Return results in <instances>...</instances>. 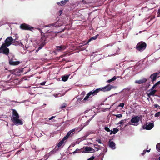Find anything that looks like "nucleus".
<instances>
[{
	"label": "nucleus",
	"mask_w": 160,
	"mask_h": 160,
	"mask_svg": "<svg viewBox=\"0 0 160 160\" xmlns=\"http://www.w3.org/2000/svg\"><path fill=\"white\" fill-rule=\"evenodd\" d=\"M47 40V37L45 36H42L40 40V44L37 50H36V52H37L39 50L41 49L45 45L46 41Z\"/></svg>",
	"instance_id": "nucleus-1"
},
{
	"label": "nucleus",
	"mask_w": 160,
	"mask_h": 160,
	"mask_svg": "<svg viewBox=\"0 0 160 160\" xmlns=\"http://www.w3.org/2000/svg\"><path fill=\"white\" fill-rule=\"evenodd\" d=\"M146 46L147 44L145 42H140L137 44L136 48L138 51H142L146 49Z\"/></svg>",
	"instance_id": "nucleus-2"
},
{
	"label": "nucleus",
	"mask_w": 160,
	"mask_h": 160,
	"mask_svg": "<svg viewBox=\"0 0 160 160\" xmlns=\"http://www.w3.org/2000/svg\"><path fill=\"white\" fill-rule=\"evenodd\" d=\"M8 46L2 44L0 48V53L8 56L9 53V49Z\"/></svg>",
	"instance_id": "nucleus-3"
},
{
	"label": "nucleus",
	"mask_w": 160,
	"mask_h": 160,
	"mask_svg": "<svg viewBox=\"0 0 160 160\" xmlns=\"http://www.w3.org/2000/svg\"><path fill=\"white\" fill-rule=\"evenodd\" d=\"M114 87L112 85L109 84L102 88H97L96 90H98V93L101 91L104 92H105L110 91L111 89L113 88Z\"/></svg>",
	"instance_id": "nucleus-4"
},
{
	"label": "nucleus",
	"mask_w": 160,
	"mask_h": 160,
	"mask_svg": "<svg viewBox=\"0 0 160 160\" xmlns=\"http://www.w3.org/2000/svg\"><path fill=\"white\" fill-rule=\"evenodd\" d=\"M98 90H92L84 98L83 100H87L89 98H92V96L97 95L98 93Z\"/></svg>",
	"instance_id": "nucleus-5"
},
{
	"label": "nucleus",
	"mask_w": 160,
	"mask_h": 160,
	"mask_svg": "<svg viewBox=\"0 0 160 160\" xmlns=\"http://www.w3.org/2000/svg\"><path fill=\"white\" fill-rule=\"evenodd\" d=\"M9 62L10 65H17L20 63V62L18 61H16V59L15 58V57L13 56L12 57L10 58L8 56Z\"/></svg>",
	"instance_id": "nucleus-6"
},
{
	"label": "nucleus",
	"mask_w": 160,
	"mask_h": 160,
	"mask_svg": "<svg viewBox=\"0 0 160 160\" xmlns=\"http://www.w3.org/2000/svg\"><path fill=\"white\" fill-rule=\"evenodd\" d=\"M20 28L21 29L23 30H27L31 31H32L34 29L33 27L25 23L21 24L20 26Z\"/></svg>",
	"instance_id": "nucleus-7"
},
{
	"label": "nucleus",
	"mask_w": 160,
	"mask_h": 160,
	"mask_svg": "<svg viewBox=\"0 0 160 160\" xmlns=\"http://www.w3.org/2000/svg\"><path fill=\"white\" fill-rule=\"evenodd\" d=\"M13 41L12 38L11 36L7 38L5 41V43H3L5 46L8 47L9 46L12 44V41Z\"/></svg>",
	"instance_id": "nucleus-8"
},
{
	"label": "nucleus",
	"mask_w": 160,
	"mask_h": 160,
	"mask_svg": "<svg viewBox=\"0 0 160 160\" xmlns=\"http://www.w3.org/2000/svg\"><path fill=\"white\" fill-rule=\"evenodd\" d=\"M140 120V118L138 116H135L134 117H132L131 120V122L132 123H136V124H132L134 125H138V122Z\"/></svg>",
	"instance_id": "nucleus-9"
},
{
	"label": "nucleus",
	"mask_w": 160,
	"mask_h": 160,
	"mask_svg": "<svg viewBox=\"0 0 160 160\" xmlns=\"http://www.w3.org/2000/svg\"><path fill=\"white\" fill-rule=\"evenodd\" d=\"M76 130L75 128H74L70 131H69L67 133V135L64 136L62 141L64 142V141L67 139L69 137V136L70 135H73L74 134V132Z\"/></svg>",
	"instance_id": "nucleus-10"
},
{
	"label": "nucleus",
	"mask_w": 160,
	"mask_h": 160,
	"mask_svg": "<svg viewBox=\"0 0 160 160\" xmlns=\"http://www.w3.org/2000/svg\"><path fill=\"white\" fill-rule=\"evenodd\" d=\"M14 124L16 125H22L23 124L22 121L19 119V118H15L12 120Z\"/></svg>",
	"instance_id": "nucleus-11"
},
{
	"label": "nucleus",
	"mask_w": 160,
	"mask_h": 160,
	"mask_svg": "<svg viewBox=\"0 0 160 160\" xmlns=\"http://www.w3.org/2000/svg\"><path fill=\"white\" fill-rule=\"evenodd\" d=\"M159 72H155L151 75L150 78L151 79L152 83H153V82L156 80L157 76L159 75Z\"/></svg>",
	"instance_id": "nucleus-12"
},
{
	"label": "nucleus",
	"mask_w": 160,
	"mask_h": 160,
	"mask_svg": "<svg viewBox=\"0 0 160 160\" xmlns=\"http://www.w3.org/2000/svg\"><path fill=\"white\" fill-rule=\"evenodd\" d=\"M147 123L146 125H144L143 126V128L147 130H149L152 129L154 126V124L152 123H150L147 125Z\"/></svg>",
	"instance_id": "nucleus-13"
},
{
	"label": "nucleus",
	"mask_w": 160,
	"mask_h": 160,
	"mask_svg": "<svg viewBox=\"0 0 160 160\" xmlns=\"http://www.w3.org/2000/svg\"><path fill=\"white\" fill-rule=\"evenodd\" d=\"M147 80V79L143 78L140 80L135 81V82L136 83L141 84L145 83Z\"/></svg>",
	"instance_id": "nucleus-14"
},
{
	"label": "nucleus",
	"mask_w": 160,
	"mask_h": 160,
	"mask_svg": "<svg viewBox=\"0 0 160 160\" xmlns=\"http://www.w3.org/2000/svg\"><path fill=\"white\" fill-rule=\"evenodd\" d=\"M67 47V46L65 45H61V46H57L56 50L57 51H61L65 50Z\"/></svg>",
	"instance_id": "nucleus-15"
},
{
	"label": "nucleus",
	"mask_w": 160,
	"mask_h": 160,
	"mask_svg": "<svg viewBox=\"0 0 160 160\" xmlns=\"http://www.w3.org/2000/svg\"><path fill=\"white\" fill-rule=\"evenodd\" d=\"M12 120L13 119V118H19V114L17 112V111L15 109H12Z\"/></svg>",
	"instance_id": "nucleus-16"
},
{
	"label": "nucleus",
	"mask_w": 160,
	"mask_h": 160,
	"mask_svg": "<svg viewBox=\"0 0 160 160\" xmlns=\"http://www.w3.org/2000/svg\"><path fill=\"white\" fill-rule=\"evenodd\" d=\"M61 24H59L58 23V22H56L55 23H52V24H49L47 26H46V27H50V26H55V27H59L61 26Z\"/></svg>",
	"instance_id": "nucleus-17"
},
{
	"label": "nucleus",
	"mask_w": 160,
	"mask_h": 160,
	"mask_svg": "<svg viewBox=\"0 0 160 160\" xmlns=\"http://www.w3.org/2000/svg\"><path fill=\"white\" fill-rule=\"evenodd\" d=\"M70 75V74L69 75L66 74L62 76V81L64 82L66 81L68 79Z\"/></svg>",
	"instance_id": "nucleus-18"
},
{
	"label": "nucleus",
	"mask_w": 160,
	"mask_h": 160,
	"mask_svg": "<svg viewBox=\"0 0 160 160\" xmlns=\"http://www.w3.org/2000/svg\"><path fill=\"white\" fill-rule=\"evenodd\" d=\"M109 142V147L113 149H115V143L113 141H110Z\"/></svg>",
	"instance_id": "nucleus-19"
},
{
	"label": "nucleus",
	"mask_w": 160,
	"mask_h": 160,
	"mask_svg": "<svg viewBox=\"0 0 160 160\" xmlns=\"http://www.w3.org/2000/svg\"><path fill=\"white\" fill-rule=\"evenodd\" d=\"M68 0H65L64 1H62L60 2L57 3V4L60 6H62L66 4L68 2Z\"/></svg>",
	"instance_id": "nucleus-20"
},
{
	"label": "nucleus",
	"mask_w": 160,
	"mask_h": 160,
	"mask_svg": "<svg viewBox=\"0 0 160 160\" xmlns=\"http://www.w3.org/2000/svg\"><path fill=\"white\" fill-rule=\"evenodd\" d=\"M12 44L15 45H19L20 44H21L22 45H23L21 42H20L19 41H16V39H13V41H12Z\"/></svg>",
	"instance_id": "nucleus-21"
},
{
	"label": "nucleus",
	"mask_w": 160,
	"mask_h": 160,
	"mask_svg": "<svg viewBox=\"0 0 160 160\" xmlns=\"http://www.w3.org/2000/svg\"><path fill=\"white\" fill-rule=\"evenodd\" d=\"M151 91L148 94V96L149 97L150 96H154L157 92L155 90H151Z\"/></svg>",
	"instance_id": "nucleus-22"
},
{
	"label": "nucleus",
	"mask_w": 160,
	"mask_h": 160,
	"mask_svg": "<svg viewBox=\"0 0 160 160\" xmlns=\"http://www.w3.org/2000/svg\"><path fill=\"white\" fill-rule=\"evenodd\" d=\"M99 36L98 34L94 36L93 37H92L88 41V42L87 43V44L89 42L92 40H95L98 37V36Z\"/></svg>",
	"instance_id": "nucleus-23"
},
{
	"label": "nucleus",
	"mask_w": 160,
	"mask_h": 160,
	"mask_svg": "<svg viewBox=\"0 0 160 160\" xmlns=\"http://www.w3.org/2000/svg\"><path fill=\"white\" fill-rule=\"evenodd\" d=\"M48 33H50V34L52 37V38L54 37H55L57 34H56L53 32H49V31H47Z\"/></svg>",
	"instance_id": "nucleus-24"
},
{
	"label": "nucleus",
	"mask_w": 160,
	"mask_h": 160,
	"mask_svg": "<svg viewBox=\"0 0 160 160\" xmlns=\"http://www.w3.org/2000/svg\"><path fill=\"white\" fill-rule=\"evenodd\" d=\"M156 148L158 151L160 152V143L157 144L156 145Z\"/></svg>",
	"instance_id": "nucleus-25"
},
{
	"label": "nucleus",
	"mask_w": 160,
	"mask_h": 160,
	"mask_svg": "<svg viewBox=\"0 0 160 160\" xmlns=\"http://www.w3.org/2000/svg\"><path fill=\"white\" fill-rule=\"evenodd\" d=\"M92 148L90 147H86L85 148V150L86 151L89 152L91 151Z\"/></svg>",
	"instance_id": "nucleus-26"
},
{
	"label": "nucleus",
	"mask_w": 160,
	"mask_h": 160,
	"mask_svg": "<svg viewBox=\"0 0 160 160\" xmlns=\"http://www.w3.org/2000/svg\"><path fill=\"white\" fill-rule=\"evenodd\" d=\"M64 143V142L62 141H60L58 144L57 146L59 148L60 147L62 144Z\"/></svg>",
	"instance_id": "nucleus-27"
},
{
	"label": "nucleus",
	"mask_w": 160,
	"mask_h": 160,
	"mask_svg": "<svg viewBox=\"0 0 160 160\" xmlns=\"http://www.w3.org/2000/svg\"><path fill=\"white\" fill-rule=\"evenodd\" d=\"M127 120V119H125L124 120H121V121H120V122H119V123L120 124H122L123 123H124L125 122L124 121H126Z\"/></svg>",
	"instance_id": "nucleus-28"
},
{
	"label": "nucleus",
	"mask_w": 160,
	"mask_h": 160,
	"mask_svg": "<svg viewBox=\"0 0 160 160\" xmlns=\"http://www.w3.org/2000/svg\"><path fill=\"white\" fill-rule=\"evenodd\" d=\"M118 129L117 128H113V132H114V134H116V133H117L118 132Z\"/></svg>",
	"instance_id": "nucleus-29"
},
{
	"label": "nucleus",
	"mask_w": 160,
	"mask_h": 160,
	"mask_svg": "<svg viewBox=\"0 0 160 160\" xmlns=\"http://www.w3.org/2000/svg\"><path fill=\"white\" fill-rule=\"evenodd\" d=\"M124 103H121L118 105V107H121L122 108H123L124 107Z\"/></svg>",
	"instance_id": "nucleus-30"
},
{
	"label": "nucleus",
	"mask_w": 160,
	"mask_h": 160,
	"mask_svg": "<svg viewBox=\"0 0 160 160\" xmlns=\"http://www.w3.org/2000/svg\"><path fill=\"white\" fill-rule=\"evenodd\" d=\"M160 115V112H158L155 114V117H158Z\"/></svg>",
	"instance_id": "nucleus-31"
},
{
	"label": "nucleus",
	"mask_w": 160,
	"mask_h": 160,
	"mask_svg": "<svg viewBox=\"0 0 160 160\" xmlns=\"http://www.w3.org/2000/svg\"><path fill=\"white\" fill-rule=\"evenodd\" d=\"M104 129L105 131L108 132H109L110 131V129L108 127H105L104 128Z\"/></svg>",
	"instance_id": "nucleus-32"
},
{
	"label": "nucleus",
	"mask_w": 160,
	"mask_h": 160,
	"mask_svg": "<svg viewBox=\"0 0 160 160\" xmlns=\"http://www.w3.org/2000/svg\"><path fill=\"white\" fill-rule=\"evenodd\" d=\"M93 116L89 120H88V121H87V122H86V125L88 124V123H89L90 121L92 119V118H93Z\"/></svg>",
	"instance_id": "nucleus-33"
},
{
	"label": "nucleus",
	"mask_w": 160,
	"mask_h": 160,
	"mask_svg": "<svg viewBox=\"0 0 160 160\" xmlns=\"http://www.w3.org/2000/svg\"><path fill=\"white\" fill-rule=\"evenodd\" d=\"M116 117L121 118L122 117V115L121 114H118L115 115Z\"/></svg>",
	"instance_id": "nucleus-34"
},
{
	"label": "nucleus",
	"mask_w": 160,
	"mask_h": 160,
	"mask_svg": "<svg viewBox=\"0 0 160 160\" xmlns=\"http://www.w3.org/2000/svg\"><path fill=\"white\" fill-rule=\"evenodd\" d=\"M96 141L98 142L99 144H102V143L101 142V140L100 139L96 140Z\"/></svg>",
	"instance_id": "nucleus-35"
},
{
	"label": "nucleus",
	"mask_w": 160,
	"mask_h": 160,
	"mask_svg": "<svg viewBox=\"0 0 160 160\" xmlns=\"http://www.w3.org/2000/svg\"><path fill=\"white\" fill-rule=\"evenodd\" d=\"M158 17H160V8L158 10Z\"/></svg>",
	"instance_id": "nucleus-36"
},
{
	"label": "nucleus",
	"mask_w": 160,
	"mask_h": 160,
	"mask_svg": "<svg viewBox=\"0 0 160 160\" xmlns=\"http://www.w3.org/2000/svg\"><path fill=\"white\" fill-rule=\"evenodd\" d=\"M94 158V157L93 156L91 157L87 160H93Z\"/></svg>",
	"instance_id": "nucleus-37"
},
{
	"label": "nucleus",
	"mask_w": 160,
	"mask_h": 160,
	"mask_svg": "<svg viewBox=\"0 0 160 160\" xmlns=\"http://www.w3.org/2000/svg\"><path fill=\"white\" fill-rule=\"evenodd\" d=\"M117 78V77L116 76H114L112 78V81H114Z\"/></svg>",
	"instance_id": "nucleus-38"
},
{
	"label": "nucleus",
	"mask_w": 160,
	"mask_h": 160,
	"mask_svg": "<svg viewBox=\"0 0 160 160\" xmlns=\"http://www.w3.org/2000/svg\"><path fill=\"white\" fill-rule=\"evenodd\" d=\"M95 148L96 149V151H98L99 150H100L101 149V148L100 147H95Z\"/></svg>",
	"instance_id": "nucleus-39"
},
{
	"label": "nucleus",
	"mask_w": 160,
	"mask_h": 160,
	"mask_svg": "<svg viewBox=\"0 0 160 160\" xmlns=\"http://www.w3.org/2000/svg\"><path fill=\"white\" fill-rule=\"evenodd\" d=\"M156 85H155V84L154 85H153V86H152V88L151 89V90H154V88H155L156 87Z\"/></svg>",
	"instance_id": "nucleus-40"
},
{
	"label": "nucleus",
	"mask_w": 160,
	"mask_h": 160,
	"mask_svg": "<svg viewBox=\"0 0 160 160\" xmlns=\"http://www.w3.org/2000/svg\"><path fill=\"white\" fill-rule=\"evenodd\" d=\"M154 108H157L158 107H160V106H159L157 104H155L154 105Z\"/></svg>",
	"instance_id": "nucleus-41"
},
{
	"label": "nucleus",
	"mask_w": 160,
	"mask_h": 160,
	"mask_svg": "<svg viewBox=\"0 0 160 160\" xmlns=\"http://www.w3.org/2000/svg\"><path fill=\"white\" fill-rule=\"evenodd\" d=\"M46 82L45 81L41 83L40 85H41L43 86L45 84Z\"/></svg>",
	"instance_id": "nucleus-42"
},
{
	"label": "nucleus",
	"mask_w": 160,
	"mask_h": 160,
	"mask_svg": "<svg viewBox=\"0 0 160 160\" xmlns=\"http://www.w3.org/2000/svg\"><path fill=\"white\" fill-rule=\"evenodd\" d=\"M79 151V149H77L74 152V153H75L77 152H78Z\"/></svg>",
	"instance_id": "nucleus-43"
},
{
	"label": "nucleus",
	"mask_w": 160,
	"mask_h": 160,
	"mask_svg": "<svg viewBox=\"0 0 160 160\" xmlns=\"http://www.w3.org/2000/svg\"><path fill=\"white\" fill-rule=\"evenodd\" d=\"M146 152V150H143V153L142 154V155H144Z\"/></svg>",
	"instance_id": "nucleus-44"
},
{
	"label": "nucleus",
	"mask_w": 160,
	"mask_h": 160,
	"mask_svg": "<svg viewBox=\"0 0 160 160\" xmlns=\"http://www.w3.org/2000/svg\"><path fill=\"white\" fill-rule=\"evenodd\" d=\"M155 84V85H156V86L160 84V80L157 82Z\"/></svg>",
	"instance_id": "nucleus-45"
},
{
	"label": "nucleus",
	"mask_w": 160,
	"mask_h": 160,
	"mask_svg": "<svg viewBox=\"0 0 160 160\" xmlns=\"http://www.w3.org/2000/svg\"><path fill=\"white\" fill-rule=\"evenodd\" d=\"M155 84V85H156V86L160 84V80L157 82Z\"/></svg>",
	"instance_id": "nucleus-46"
},
{
	"label": "nucleus",
	"mask_w": 160,
	"mask_h": 160,
	"mask_svg": "<svg viewBox=\"0 0 160 160\" xmlns=\"http://www.w3.org/2000/svg\"><path fill=\"white\" fill-rule=\"evenodd\" d=\"M66 105H62L61 106V108H65L66 107Z\"/></svg>",
	"instance_id": "nucleus-47"
},
{
	"label": "nucleus",
	"mask_w": 160,
	"mask_h": 160,
	"mask_svg": "<svg viewBox=\"0 0 160 160\" xmlns=\"http://www.w3.org/2000/svg\"><path fill=\"white\" fill-rule=\"evenodd\" d=\"M91 152H95V150L94 149L92 148L91 150Z\"/></svg>",
	"instance_id": "nucleus-48"
},
{
	"label": "nucleus",
	"mask_w": 160,
	"mask_h": 160,
	"mask_svg": "<svg viewBox=\"0 0 160 160\" xmlns=\"http://www.w3.org/2000/svg\"><path fill=\"white\" fill-rule=\"evenodd\" d=\"M94 146H97L98 147H100V145H98V144H94Z\"/></svg>",
	"instance_id": "nucleus-49"
},
{
	"label": "nucleus",
	"mask_w": 160,
	"mask_h": 160,
	"mask_svg": "<svg viewBox=\"0 0 160 160\" xmlns=\"http://www.w3.org/2000/svg\"><path fill=\"white\" fill-rule=\"evenodd\" d=\"M55 117L54 116H52L50 118H49V120H51L53 119Z\"/></svg>",
	"instance_id": "nucleus-50"
},
{
	"label": "nucleus",
	"mask_w": 160,
	"mask_h": 160,
	"mask_svg": "<svg viewBox=\"0 0 160 160\" xmlns=\"http://www.w3.org/2000/svg\"><path fill=\"white\" fill-rule=\"evenodd\" d=\"M112 81H112V79H109V80H108V82H111Z\"/></svg>",
	"instance_id": "nucleus-51"
},
{
	"label": "nucleus",
	"mask_w": 160,
	"mask_h": 160,
	"mask_svg": "<svg viewBox=\"0 0 160 160\" xmlns=\"http://www.w3.org/2000/svg\"><path fill=\"white\" fill-rule=\"evenodd\" d=\"M110 134L111 135L112 134H114V132H113V131L110 130Z\"/></svg>",
	"instance_id": "nucleus-52"
},
{
	"label": "nucleus",
	"mask_w": 160,
	"mask_h": 160,
	"mask_svg": "<svg viewBox=\"0 0 160 160\" xmlns=\"http://www.w3.org/2000/svg\"><path fill=\"white\" fill-rule=\"evenodd\" d=\"M82 2H83L84 3H86V1H85L84 0H82Z\"/></svg>",
	"instance_id": "nucleus-53"
},
{
	"label": "nucleus",
	"mask_w": 160,
	"mask_h": 160,
	"mask_svg": "<svg viewBox=\"0 0 160 160\" xmlns=\"http://www.w3.org/2000/svg\"><path fill=\"white\" fill-rule=\"evenodd\" d=\"M15 39H16V40H18V37L17 36H16V38Z\"/></svg>",
	"instance_id": "nucleus-54"
},
{
	"label": "nucleus",
	"mask_w": 160,
	"mask_h": 160,
	"mask_svg": "<svg viewBox=\"0 0 160 160\" xmlns=\"http://www.w3.org/2000/svg\"><path fill=\"white\" fill-rule=\"evenodd\" d=\"M38 29L40 31V32H41L42 31L41 29H40V28H38Z\"/></svg>",
	"instance_id": "nucleus-55"
},
{
	"label": "nucleus",
	"mask_w": 160,
	"mask_h": 160,
	"mask_svg": "<svg viewBox=\"0 0 160 160\" xmlns=\"http://www.w3.org/2000/svg\"><path fill=\"white\" fill-rule=\"evenodd\" d=\"M108 46H112V44H109L108 45Z\"/></svg>",
	"instance_id": "nucleus-56"
},
{
	"label": "nucleus",
	"mask_w": 160,
	"mask_h": 160,
	"mask_svg": "<svg viewBox=\"0 0 160 160\" xmlns=\"http://www.w3.org/2000/svg\"><path fill=\"white\" fill-rule=\"evenodd\" d=\"M150 149H149V150H146V152H149L150 151Z\"/></svg>",
	"instance_id": "nucleus-57"
},
{
	"label": "nucleus",
	"mask_w": 160,
	"mask_h": 160,
	"mask_svg": "<svg viewBox=\"0 0 160 160\" xmlns=\"http://www.w3.org/2000/svg\"><path fill=\"white\" fill-rule=\"evenodd\" d=\"M82 99V98H80L78 99V100H79V101H80Z\"/></svg>",
	"instance_id": "nucleus-58"
},
{
	"label": "nucleus",
	"mask_w": 160,
	"mask_h": 160,
	"mask_svg": "<svg viewBox=\"0 0 160 160\" xmlns=\"http://www.w3.org/2000/svg\"><path fill=\"white\" fill-rule=\"evenodd\" d=\"M150 84H149V83H148V88H149V86H150Z\"/></svg>",
	"instance_id": "nucleus-59"
},
{
	"label": "nucleus",
	"mask_w": 160,
	"mask_h": 160,
	"mask_svg": "<svg viewBox=\"0 0 160 160\" xmlns=\"http://www.w3.org/2000/svg\"><path fill=\"white\" fill-rule=\"evenodd\" d=\"M158 160H160V156L158 158Z\"/></svg>",
	"instance_id": "nucleus-60"
},
{
	"label": "nucleus",
	"mask_w": 160,
	"mask_h": 160,
	"mask_svg": "<svg viewBox=\"0 0 160 160\" xmlns=\"http://www.w3.org/2000/svg\"><path fill=\"white\" fill-rule=\"evenodd\" d=\"M59 12H62V11L61 10L59 11Z\"/></svg>",
	"instance_id": "nucleus-61"
},
{
	"label": "nucleus",
	"mask_w": 160,
	"mask_h": 160,
	"mask_svg": "<svg viewBox=\"0 0 160 160\" xmlns=\"http://www.w3.org/2000/svg\"><path fill=\"white\" fill-rule=\"evenodd\" d=\"M141 32H142V31H140V32H139V33H141Z\"/></svg>",
	"instance_id": "nucleus-62"
},
{
	"label": "nucleus",
	"mask_w": 160,
	"mask_h": 160,
	"mask_svg": "<svg viewBox=\"0 0 160 160\" xmlns=\"http://www.w3.org/2000/svg\"><path fill=\"white\" fill-rule=\"evenodd\" d=\"M2 39V38H0V41H1V39Z\"/></svg>",
	"instance_id": "nucleus-63"
}]
</instances>
